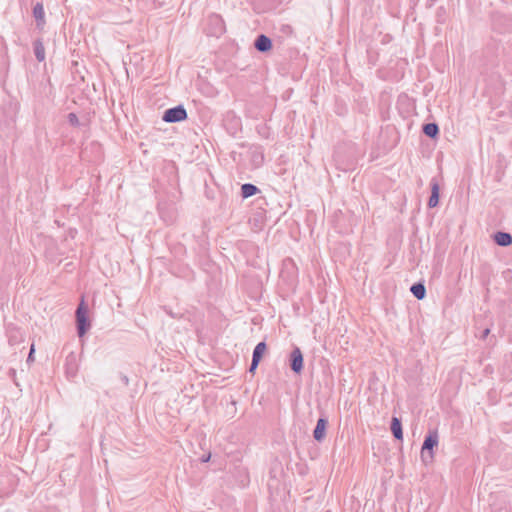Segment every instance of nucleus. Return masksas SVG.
Wrapping results in <instances>:
<instances>
[{
  "mask_svg": "<svg viewBox=\"0 0 512 512\" xmlns=\"http://www.w3.org/2000/svg\"><path fill=\"white\" fill-rule=\"evenodd\" d=\"M76 327L79 337H83L91 327L88 308L83 299L76 309Z\"/></svg>",
  "mask_w": 512,
  "mask_h": 512,
  "instance_id": "obj_1",
  "label": "nucleus"
},
{
  "mask_svg": "<svg viewBox=\"0 0 512 512\" xmlns=\"http://www.w3.org/2000/svg\"><path fill=\"white\" fill-rule=\"evenodd\" d=\"M438 445V432L437 430L429 431V433L425 436L424 442L421 448V458L423 461H426V457L428 456L430 459H433V449Z\"/></svg>",
  "mask_w": 512,
  "mask_h": 512,
  "instance_id": "obj_2",
  "label": "nucleus"
},
{
  "mask_svg": "<svg viewBox=\"0 0 512 512\" xmlns=\"http://www.w3.org/2000/svg\"><path fill=\"white\" fill-rule=\"evenodd\" d=\"M187 118V111L183 105H177L168 108L162 115V120L166 123H178Z\"/></svg>",
  "mask_w": 512,
  "mask_h": 512,
  "instance_id": "obj_3",
  "label": "nucleus"
},
{
  "mask_svg": "<svg viewBox=\"0 0 512 512\" xmlns=\"http://www.w3.org/2000/svg\"><path fill=\"white\" fill-rule=\"evenodd\" d=\"M289 366L295 374H300L302 372L304 366V358L299 347H294L290 353Z\"/></svg>",
  "mask_w": 512,
  "mask_h": 512,
  "instance_id": "obj_4",
  "label": "nucleus"
},
{
  "mask_svg": "<svg viewBox=\"0 0 512 512\" xmlns=\"http://www.w3.org/2000/svg\"><path fill=\"white\" fill-rule=\"evenodd\" d=\"M273 47L272 40L265 34H259L254 40V48L261 53L269 52Z\"/></svg>",
  "mask_w": 512,
  "mask_h": 512,
  "instance_id": "obj_5",
  "label": "nucleus"
},
{
  "mask_svg": "<svg viewBox=\"0 0 512 512\" xmlns=\"http://www.w3.org/2000/svg\"><path fill=\"white\" fill-rule=\"evenodd\" d=\"M65 369H66V374L69 377L76 376L77 371H78V356L75 352H70L66 356Z\"/></svg>",
  "mask_w": 512,
  "mask_h": 512,
  "instance_id": "obj_6",
  "label": "nucleus"
},
{
  "mask_svg": "<svg viewBox=\"0 0 512 512\" xmlns=\"http://www.w3.org/2000/svg\"><path fill=\"white\" fill-rule=\"evenodd\" d=\"M328 426V420L325 417H320L317 420L316 427L313 430V438L317 442H322L326 436V429Z\"/></svg>",
  "mask_w": 512,
  "mask_h": 512,
  "instance_id": "obj_7",
  "label": "nucleus"
},
{
  "mask_svg": "<svg viewBox=\"0 0 512 512\" xmlns=\"http://www.w3.org/2000/svg\"><path fill=\"white\" fill-rule=\"evenodd\" d=\"M431 186V195L428 200V207L434 208L439 204L440 197V186L438 180L436 178H432L430 182Z\"/></svg>",
  "mask_w": 512,
  "mask_h": 512,
  "instance_id": "obj_8",
  "label": "nucleus"
},
{
  "mask_svg": "<svg viewBox=\"0 0 512 512\" xmlns=\"http://www.w3.org/2000/svg\"><path fill=\"white\" fill-rule=\"evenodd\" d=\"M33 17L36 20V25L39 29H43L46 24L44 7L41 2H37L33 7Z\"/></svg>",
  "mask_w": 512,
  "mask_h": 512,
  "instance_id": "obj_9",
  "label": "nucleus"
},
{
  "mask_svg": "<svg viewBox=\"0 0 512 512\" xmlns=\"http://www.w3.org/2000/svg\"><path fill=\"white\" fill-rule=\"evenodd\" d=\"M389 134H392L393 139L388 144H385L383 146V152L392 149L397 143L398 135L396 133V130H380L378 140L380 141L382 139L388 138L390 136Z\"/></svg>",
  "mask_w": 512,
  "mask_h": 512,
  "instance_id": "obj_10",
  "label": "nucleus"
},
{
  "mask_svg": "<svg viewBox=\"0 0 512 512\" xmlns=\"http://www.w3.org/2000/svg\"><path fill=\"white\" fill-rule=\"evenodd\" d=\"M494 242L501 247L512 245V235L508 232L498 231L493 235Z\"/></svg>",
  "mask_w": 512,
  "mask_h": 512,
  "instance_id": "obj_11",
  "label": "nucleus"
},
{
  "mask_svg": "<svg viewBox=\"0 0 512 512\" xmlns=\"http://www.w3.org/2000/svg\"><path fill=\"white\" fill-rule=\"evenodd\" d=\"M390 429L392 432V435L397 440L403 439V429H402V422L398 417H392Z\"/></svg>",
  "mask_w": 512,
  "mask_h": 512,
  "instance_id": "obj_12",
  "label": "nucleus"
},
{
  "mask_svg": "<svg viewBox=\"0 0 512 512\" xmlns=\"http://www.w3.org/2000/svg\"><path fill=\"white\" fill-rule=\"evenodd\" d=\"M33 51L38 62H43L45 60V47L42 39H36L33 42Z\"/></svg>",
  "mask_w": 512,
  "mask_h": 512,
  "instance_id": "obj_13",
  "label": "nucleus"
},
{
  "mask_svg": "<svg viewBox=\"0 0 512 512\" xmlns=\"http://www.w3.org/2000/svg\"><path fill=\"white\" fill-rule=\"evenodd\" d=\"M410 291L413 294V296L418 300H422L426 297V288L422 282H416L412 284V286L410 287Z\"/></svg>",
  "mask_w": 512,
  "mask_h": 512,
  "instance_id": "obj_14",
  "label": "nucleus"
},
{
  "mask_svg": "<svg viewBox=\"0 0 512 512\" xmlns=\"http://www.w3.org/2000/svg\"><path fill=\"white\" fill-rule=\"evenodd\" d=\"M260 192V189L251 183H245L241 186V196L246 199Z\"/></svg>",
  "mask_w": 512,
  "mask_h": 512,
  "instance_id": "obj_15",
  "label": "nucleus"
},
{
  "mask_svg": "<svg viewBox=\"0 0 512 512\" xmlns=\"http://www.w3.org/2000/svg\"><path fill=\"white\" fill-rule=\"evenodd\" d=\"M266 350V343L264 341L259 342L253 350L252 358L260 362Z\"/></svg>",
  "mask_w": 512,
  "mask_h": 512,
  "instance_id": "obj_16",
  "label": "nucleus"
},
{
  "mask_svg": "<svg viewBox=\"0 0 512 512\" xmlns=\"http://www.w3.org/2000/svg\"><path fill=\"white\" fill-rule=\"evenodd\" d=\"M252 160H253V162H254L257 166H259V165H261V164L263 163L264 156H263V154H262V153H256V152H254V153H253V156H252Z\"/></svg>",
  "mask_w": 512,
  "mask_h": 512,
  "instance_id": "obj_17",
  "label": "nucleus"
},
{
  "mask_svg": "<svg viewBox=\"0 0 512 512\" xmlns=\"http://www.w3.org/2000/svg\"><path fill=\"white\" fill-rule=\"evenodd\" d=\"M67 118H68V122L70 125H72V126L79 125V120L75 113H69Z\"/></svg>",
  "mask_w": 512,
  "mask_h": 512,
  "instance_id": "obj_18",
  "label": "nucleus"
},
{
  "mask_svg": "<svg viewBox=\"0 0 512 512\" xmlns=\"http://www.w3.org/2000/svg\"><path fill=\"white\" fill-rule=\"evenodd\" d=\"M426 136L431 139H437L439 136L440 130H422Z\"/></svg>",
  "mask_w": 512,
  "mask_h": 512,
  "instance_id": "obj_19",
  "label": "nucleus"
},
{
  "mask_svg": "<svg viewBox=\"0 0 512 512\" xmlns=\"http://www.w3.org/2000/svg\"><path fill=\"white\" fill-rule=\"evenodd\" d=\"M8 341H9L10 345H15V344L19 343L20 341H22V337L18 338L17 335L10 334Z\"/></svg>",
  "mask_w": 512,
  "mask_h": 512,
  "instance_id": "obj_20",
  "label": "nucleus"
},
{
  "mask_svg": "<svg viewBox=\"0 0 512 512\" xmlns=\"http://www.w3.org/2000/svg\"><path fill=\"white\" fill-rule=\"evenodd\" d=\"M260 362H258L257 360L253 359L252 358V361H251V364H250V367H249V372L254 374L258 365H259Z\"/></svg>",
  "mask_w": 512,
  "mask_h": 512,
  "instance_id": "obj_21",
  "label": "nucleus"
},
{
  "mask_svg": "<svg viewBox=\"0 0 512 512\" xmlns=\"http://www.w3.org/2000/svg\"><path fill=\"white\" fill-rule=\"evenodd\" d=\"M34 353H35V345L32 344L31 347H30V351H29L28 357H27V362L28 363L34 361Z\"/></svg>",
  "mask_w": 512,
  "mask_h": 512,
  "instance_id": "obj_22",
  "label": "nucleus"
},
{
  "mask_svg": "<svg viewBox=\"0 0 512 512\" xmlns=\"http://www.w3.org/2000/svg\"><path fill=\"white\" fill-rule=\"evenodd\" d=\"M210 20H211L212 22L216 23L217 25H219V26H220L219 31H222V24H223V23H222V19H221L219 16H217V15L212 16V17L210 18Z\"/></svg>",
  "mask_w": 512,
  "mask_h": 512,
  "instance_id": "obj_23",
  "label": "nucleus"
},
{
  "mask_svg": "<svg viewBox=\"0 0 512 512\" xmlns=\"http://www.w3.org/2000/svg\"><path fill=\"white\" fill-rule=\"evenodd\" d=\"M421 128H431V129H434V128H439L438 124L436 122H428V123H423L421 125Z\"/></svg>",
  "mask_w": 512,
  "mask_h": 512,
  "instance_id": "obj_24",
  "label": "nucleus"
},
{
  "mask_svg": "<svg viewBox=\"0 0 512 512\" xmlns=\"http://www.w3.org/2000/svg\"><path fill=\"white\" fill-rule=\"evenodd\" d=\"M490 333V329L489 328H486L484 329L482 332H481V335H480V338L481 339H485Z\"/></svg>",
  "mask_w": 512,
  "mask_h": 512,
  "instance_id": "obj_25",
  "label": "nucleus"
},
{
  "mask_svg": "<svg viewBox=\"0 0 512 512\" xmlns=\"http://www.w3.org/2000/svg\"><path fill=\"white\" fill-rule=\"evenodd\" d=\"M121 379H122V381L124 382V384H125L126 386L129 384V379H128V377H127L126 375H123V376L121 377Z\"/></svg>",
  "mask_w": 512,
  "mask_h": 512,
  "instance_id": "obj_26",
  "label": "nucleus"
},
{
  "mask_svg": "<svg viewBox=\"0 0 512 512\" xmlns=\"http://www.w3.org/2000/svg\"><path fill=\"white\" fill-rule=\"evenodd\" d=\"M209 459H210V454H209V455H207V456H203V457H202V462H208V461H209Z\"/></svg>",
  "mask_w": 512,
  "mask_h": 512,
  "instance_id": "obj_27",
  "label": "nucleus"
},
{
  "mask_svg": "<svg viewBox=\"0 0 512 512\" xmlns=\"http://www.w3.org/2000/svg\"><path fill=\"white\" fill-rule=\"evenodd\" d=\"M510 110H511V113H512V101H511V109Z\"/></svg>",
  "mask_w": 512,
  "mask_h": 512,
  "instance_id": "obj_28",
  "label": "nucleus"
}]
</instances>
